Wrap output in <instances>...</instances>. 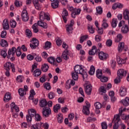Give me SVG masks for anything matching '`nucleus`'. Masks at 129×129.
Segmentation results:
<instances>
[{
	"label": "nucleus",
	"mask_w": 129,
	"mask_h": 129,
	"mask_svg": "<svg viewBox=\"0 0 129 129\" xmlns=\"http://www.w3.org/2000/svg\"><path fill=\"white\" fill-rule=\"evenodd\" d=\"M40 21H38L37 23H35L32 25V29L34 33H38L39 29L37 28L38 26L44 28V29H47L48 25L46 22H44V20H47V21H50V17H49V13H45L44 12H41L40 13Z\"/></svg>",
	"instance_id": "1"
},
{
	"label": "nucleus",
	"mask_w": 129,
	"mask_h": 129,
	"mask_svg": "<svg viewBox=\"0 0 129 129\" xmlns=\"http://www.w3.org/2000/svg\"><path fill=\"white\" fill-rule=\"evenodd\" d=\"M74 71L75 72H72V77L73 80L75 81L78 80V74L82 75L83 78L87 77V73L84 71V69H83V68H82L81 66L78 64L76 65L74 67Z\"/></svg>",
	"instance_id": "2"
},
{
	"label": "nucleus",
	"mask_w": 129,
	"mask_h": 129,
	"mask_svg": "<svg viewBox=\"0 0 129 129\" xmlns=\"http://www.w3.org/2000/svg\"><path fill=\"white\" fill-rule=\"evenodd\" d=\"M16 52L17 57H20V56L22 55V52H21V47L18 46L17 49L15 47H12V49H9L8 52V54L7 55V58L10 59L11 55L12 56H15Z\"/></svg>",
	"instance_id": "3"
},
{
	"label": "nucleus",
	"mask_w": 129,
	"mask_h": 129,
	"mask_svg": "<svg viewBox=\"0 0 129 129\" xmlns=\"http://www.w3.org/2000/svg\"><path fill=\"white\" fill-rule=\"evenodd\" d=\"M122 113V108L119 109V113L114 116V120L115 122L114 124L113 129H118V122L120 120V116Z\"/></svg>",
	"instance_id": "4"
},
{
	"label": "nucleus",
	"mask_w": 129,
	"mask_h": 129,
	"mask_svg": "<svg viewBox=\"0 0 129 129\" xmlns=\"http://www.w3.org/2000/svg\"><path fill=\"white\" fill-rule=\"evenodd\" d=\"M28 114L26 115V120L28 123H31L32 122V117L35 116L36 114V110L34 109L28 110Z\"/></svg>",
	"instance_id": "5"
},
{
	"label": "nucleus",
	"mask_w": 129,
	"mask_h": 129,
	"mask_svg": "<svg viewBox=\"0 0 129 129\" xmlns=\"http://www.w3.org/2000/svg\"><path fill=\"white\" fill-rule=\"evenodd\" d=\"M12 69V72H15L16 69H15V64L12 63L11 62H7L4 64V69L5 70H11Z\"/></svg>",
	"instance_id": "6"
},
{
	"label": "nucleus",
	"mask_w": 129,
	"mask_h": 129,
	"mask_svg": "<svg viewBox=\"0 0 129 129\" xmlns=\"http://www.w3.org/2000/svg\"><path fill=\"white\" fill-rule=\"evenodd\" d=\"M126 73L127 72L124 70L123 69H120L117 72V76L120 78H123L126 76Z\"/></svg>",
	"instance_id": "7"
},
{
	"label": "nucleus",
	"mask_w": 129,
	"mask_h": 129,
	"mask_svg": "<svg viewBox=\"0 0 129 129\" xmlns=\"http://www.w3.org/2000/svg\"><path fill=\"white\" fill-rule=\"evenodd\" d=\"M86 106H84L83 108V112L86 115H88L90 113L89 108H90V103L88 101H86Z\"/></svg>",
	"instance_id": "8"
},
{
	"label": "nucleus",
	"mask_w": 129,
	"mask_h": 129,
	"mask_svg": "<svg viewBox=\"0 0 129 129\" xmlns=\"http://www.w3.org/2000/svg\"><path fill=\"white\" fill-rule=\"evenodd\" d=\"M51 109L47 107V108H44L42 110V115L43 117H49L50 114H51Z\"/></svg>",
	"instance_id": "9"
},
{
	"label": "nucleus",
	"mask_w": 129,
	"mask_h": 129,
	"mask_svg": "<svg viewBox=\"0 0 129 129\" xmlns=\"http://www.w3.org/2000/svg\"><path fill=\"white\" fill-rule=\"evenodd\" d=\"M111 84L110 83L108 84V85L106 86H101L100 88V93H106V89L107 90H109V89H110L111 88Z\"/></svg>",
	"instance_id": "10"
},
{
	"label": "nucleus",
	"mask_w": 129,
	"mask_h": 129,
	"mask_svg": "<svg viewBox=\"0 0 129 129\" xmlns=\"http://www.w3.org/2000/svg\"><path fill=\"white\" fill-rule=\"evenodd\" d=\"M22 19L23 22H28L29 21V15L27 10H24L21 14Z\"/></svg>",
	"instance_id": "11"
},
{
	"label": "nucleus",
	"mask_w": 129,
	"mask_h": 129,
	"mask_svg": "<svg viewBox=\"0 0 129 129\" xmlns=\"http://www.w3.org/2000/svg\"><path fill=\"white\" fill-rule=\"evenodd\" d=\"M39 105L41 108H46L48 107V102L45 99H42L39 100Z\"/></svg>",
	"instance_id": "12"
},
{
	"label": "nucleus",
	"mask_w": 129,
	"mask_h": 129,
	"mask_svg": "<svg viewBox=\"0 0 129 129\" xmlns=\"http://www.w3.org/2000/svg\"><path fill=\"white\" fill-rule=\"evenodd\" d=\"M80 13H81L80 9L75 8L73 12L71 13V16L73 19H75L77 16L80 15Z\"/></svg>",
	"instance_id": "13"
},
{
	"label": "nucleus",
	"mask_w": 129,
	"mask_h": 129,
	"mask_svg": "<svg viewBox=\"0 0 129 129\" xmlns=\"http://www.w3.org/2000/svg\"><path fill=\"white\" fill-rule=\"evenodd\" d=\"M98 56L100 60H106L107 57H108V54L103 52V51H101L99 53Z\"/></svg>",
	"instance_id": "14"
},
{
	"label": "nucleus",
	"mask_w": 129,
	"mask_h": 129,
	"mask_svg": "<svg viewBox=\"0 0 129 129\" xmlns=\"http://www.w3.org/2000/svg\"><path fill=\"white\" fill-rule=\"evenodd\" d=\"M68 12L66 9H63L62 11V18L63 19L64 23H67V17H68Z\"/></svg>",
	"instance_id": "15"
},
{
	"label": "nucleus",
	"mask_w": 129,
	"mask_h": 129,
	"mask_svg": "<svg viewBox=\"0 0 129 129\" xmlns=\"http://www.w3.org/2000/svg\"><path fill=\"white\" fill-rule=\"evenodd\" d=\"M85 90L88 95H90V94H91V91L92 90V87H91V85H87L85 87Z\"/></svg>",
	"instance_id": "16"
},
{
	"label": "nucleus",
	"mask_w": 129,
	"mask_h": 129,
	"mask_svg": "<svg viewBox=\"0 0 129 129\" xmlns=\"http://www.w3.org/2000/svg\"><path fill=\"white\" fill-rule=\"evenodd\" d=\"M3 29L4 30H9L10 29V25H9V21L5 19L3 22Z\"/></svg>",
	"instance_id": "17"
},
{
	"label": "nucleus",
	"mask_w": 129,
	"mask_h": 129,
	"mask_svg": "<svg viewBox=\"0 0 129 129\" xmlns=\"http://www.w3.org/2000/svg\"><path fill=\"white\" fill-rule=\"evenodd\" d=\"M120 96H125L126 95V88L124 87H121L120 88Z\"/></svg>",
	"instance_id": "18"
},
{
	"label": "nucleus",
	"mask_w": 129,
	"mask_h": 129,
	"mask_svg": "<svg viewBox=\"0 0 129 129\" xmlns=\"http://www.w3.org/2000/svg\"><path fill=\"white\" fill-rule=\"evenodd\" d=\"M121 103L124 105V106H128L129 105V97H126L124 99L120 101Z\"/></svg>",
	"instance_id": "19"
},
{
	"label": "nucleus",
	"mask_w": 129,
	"mask_h": 129,
	"mask_svg": "<svg viewBox=\"0 0 129 129\" xmlns=\"http://www.w3.org/2000/svg\"><path fill=\"white\" fill-rule=\"evenodd\" d=\"M32 73L34 77H39L42 74V71L39 69L35 70Z\"/></svg>",
	"instance_id": "20"
},
{
	"label": "nucleus",
	"mask_w": 129,
	"mask_h": 129,
	"mask_svg": "<svg viewBox=\"0 0 129 129\" xmlns=\"http://www.w3.org/2000/svg\"><path fill=\"white\" fill-rule=\"evenodd\" d=\"M123 17L124 20H128L129 19V10L128 9H126L123 11Z\"/></svg>",
	"instance_id": "21"
},
{
	"label": "nucleus",
	"mask_w": 129,
	"mask_h": 129,
	"mask_svg": "<svg viewBox=\"0 0 129 129\" xmlns=\"http://www.w3.org/2000/svg\"><path fill=\"white\" fill-rule=\"evenodd\" d=\"M12 99V95H11V93L10 92L7 93L5 95V97L4 98V101H10Z\"/></svg>",
	"instance_id": "22"
},
{
	"label": "nucleus",
	"mask_w": 129,
	"mask_h": 129,
	"mask_svg": "<svg viewBox=\"0 0 129 129\" xmlns=\"http://www.w3.org/2000/svg\"><path fill=\"white\" fill-rule=\"evenodd\" d=\"M55 59L53 56H51L47 58V61L49 63L51 64L52 65H56Z\"/></svg>",
	"instance_id": "23"
},
{
	"label": "nucleus",
	"mask_w": 129,
	"mask_h": 129,
	"mask_svg": "<svg viewBox=\"0 0 129 129\" xmlns=\"http://www.w3.org/2000/svg\"><path fill=\"white\" fill-rule=\"evenodd\" d=\"M96 53V46H93L92 47V49L89 51V55H91V56H94Z\"/></svg>",
	"instance_id": "24"
},
{
	"label": "nucleus",
	"mask_w": 129,
	"mask_h": 129,
	"mask_svg": "<svg viewBox=\"0 0 129 129\" xmlns=\"http://www.w3.org/2000/svg\"><path fill=\"white\" fill-rule=\"evenodd\" d=\"M123 8V5L120 3H115L113 6V10H116V9H122Z\"/></svg>",
	"instance_id": "25"
},
{
	"label": "nucleus",
	"mask_w": 129,
	"mask_h": 129,
	"mask_svg": "<svg viewBox=\"0 0 129 129\" xmlns=\"http://www.w3.org/2000/svg\"><path fill=\"white\" fill-rule=\"evenodd\" d=\"M124 48V42H120L118 44V51L120 53V52H122V50Z\"/></svg>",
	"instance_id": "26"
},
{
	"label": "nucleus",
	"mask_w": 129,
	"mask_h": 129,
	"mask_svg": "<svg viewBox=\"0 0 129 129\" xmlns=\"http://www.w3.org/2000/svg\"><path fill=\"white\" fill-rule=\"evenodd\" d=\"M116 59L118 64H124L126 60V58L123 59L122 58H120V57L118 56H117Z\"/></svg>",
	"instance_id": "27"
},
{
	"label": "nucleus",
	"mask_w": 129,
	"mask_h": 129,
	"mask_svg": "<svg viewBox=\"0 0 129 129\" xmlns=\"http://www.w3.org/2000/svg\"><path fill=\"white\" fill-rule=\"evenodd\" d=\"M41 69L43 72H47L49 69V66L47 63H44L42 65Z\"/></svg>",
	"instance_id": "28"
},
{
	"label": "nucleus",
	"mask_w": 129,
	"mask_h": 129,
	"mask_svg": "<svg viewBox=\"0 0 129 129\" xmlns=\"http://www.w3.org/2000/svg\"><path fill=\"white\" fill-rule=\"evenodd\" d=\"M61 58H63L64 60H68V59H69V56H68V51L67 50L62 52Z\"/></svg>",
	"instance_id": "29"
},
{
	"label": "nucleus",
	"mask_w": 129,
	"mask_h": 129,
	"mask_svg": "<svg viewBox=\"0 0 129 129\" xmlns=\"http://www.w3.org/2000/svg\"><path fill=\"white\" fill-rule=\"evenodd\" d=\"M96 77L99 79L102 77V71L101 70L98 69L96 71Z\"/></svg>",
	"instance_id": "30"
},
{
	"label": "nucleus",
	"mask_w": 129,
	"mask_h": 129,
	"mask_svg": "<svg viewBox=\"0 0 129 129\" xmlns=\"http://www.w3.org/2000/svg\"><path fill=\"white\" fill-rule=\"evenodd\" d=\"M33 5L36 10H40V4H39V0H33Z\"/></svg>",
	"instance_id": "31"
},
{
	"label": "nucleus",
	"mask_w": 129,
	"mask_h": 129,
	"mask_svg": "<svg viewBox=\"0 0 129 129\" xmlns=\"http://www.w3.org/2000/svg\"><path fill=\"white\" fill-rule=\"evenodd\" d=\"M18 93L20 96L23 97L26 94L27 92H26L23 88H20L18 90Z\"/></svg>",
	"instance_id": "32"
},
{
	"label": "nucleus",
	"mask_w": 129,
	"mask_h": 129,
	"mask_svg": "<svg viewBox=\"0 0 129 129\" xmlns=\"http://www.w3.org/2000/svg\"><path fill=\"white\" fill-rule=\"evenodd\" d=\"M61 108V105L59 104H56L55 105L53 106V111L55 113L58 112V110Z\"/></svg>",
	"instance_id": "33"
},
{
	"label": "nucleus",
	"mask_w": 129,
	"mask_h": 129,
	"mask_svg": "<svg viewBox=\"0 0 129 129\" xmlns=\"http://www.w3.org/2000/svg\"><path fill=\"white\" fill-rule=\"evenodd\" d=\"M63 119L64 118H63V115H62L61 113L58 114L57 116L58 122L59 123H62V122H63Z\"/></svg>",
	"instance_id": "34"
},
{
	"label": "nucleus",
	"mask_w": 129,
	"mask_h": 129,
	"mask_svg": "<svg viewBox=\"0 0 129 129\" xmlns=\"http://www.w3.org/2000/svg\"><path fill=\"white\" fill-rule=\"evenodd\" d=\"M66 30L68 34H71L72 30H73V27L70 25H67L66 26Z\"/></svg>",
	"instance_id": "35"
},
{
	"label": "nucleus",
	"mask_w": 129,
	"mask_h": 129,
	"mask_svg": "<svg viewBox=\"0 0 129 129\" xmlns=\"http://www.w3.org/2000/svg\"><path fill=\"white\" fill-rule=\"evenodd\" d=\"M122 39V35L120 34H119L117 35L116 38H115V42L116 43H118V42H120Z\"/></svg>",
	"instance_id": "36"
},
{
	"label": "nucleus",
	"mask_w": 129,
	"mask_h": 129,
	"mask_svg": "<svg viewBox=\"0 0 129 129\" xmlns=\"http://www.w3.org/2000/svg\"><path fill=\"white\" fill-rule=\"evenodd\" d=\"M1 46L2 47H8V46H9V44H8V41L5 39H2L1 42Z\"/></svg>",
	"instance_id": "37"
},
{
	"label": "nucleus",
	"mask_w": 129,
	"mask_h": 129,
	"mask_svg": "<svg viewBox=\"0 0 129 129\" xmlns=\"http://www.w3.org/2000/svg\"><path fill=\"white\" fill-rule=\"evenodd\" d=\"M52 47V43L49 41H47L45 42V45H44V49H46V50H48V49H50Z\"/></svg>",
	"instance_id": "38"
},
{
	"label": "nucleus",
	"mask_w": 129,
	"mask_h": 129,
	"mask_svg": "<svg viewBox=\"0 0 129 129\" xmlns=\"http://www.w3.org/2000/svg\"><path fill=\"white\" fill-rule=\"evenodd\" d=\"M59 6V2L54 1V2L51 3V7L52 9H57Z\"/></svg>",
	"instance_id": "39"
},
{
	"label": "nucleus",
	"mask_w": 129,
	"mask_h": 129,
	"mask_svg": "<svg viewBox=\"0 0 129 129\" xmlns=\"http://www.w3.org/2000/svg\"><path fill=\"white\" fill-rule=\"evenodd\" d=\"M95 72V68L94 66H91L90 67V71L89 72V74L90 75H93Z\"/></svg>",
	"instance_id": "40"
},
{
	"label": "nucleus",
	"mask_w": 129,
	"mask_h": 129,
	"mask_svg": "<svg viewBox=\"0 0 129 129\" xmlns=\"http://www.w3.org/2000/svg\"><path fill=\"white\" fill-rule=\"evenodd\" d=\"M7 49L2 50L0 52V54L3 58H6L8 55V53H7Z\"/></svg>",
	"instance_id": "41"
},
{
	"label": "nucleus",
	"mask_w": 129,
	"mask_h": 129,
	"mask_svg": "<svg viewBox=\"0 0 129 129\" xmlns=\"http://www.w3.org/2000/svg\"><path fill=\"white\" fill-rule=\"evenodd\" d=\"M88 38V35H83L81 37L80 39V42L81 43V44H82V43H83V42H84V41Z\"/></svg>",
	"instance_id": "42"
},
{
	"label": "nucleus",
	"mask_w": 129,
	"mask_h": 129,
	"mask_svg": "<svg viewBox=\"0 0 129 129\" xmlns=\"http://www.w3.org/2000/svg\"><path fill=\"white\" fill-rule=\"evenodd\" d=\"M35 116V119L36 121H40V120L42 119V117H41V115L39 114H36V111H35V114L34 115Z\"/></svg>",
	"instance_id": "43"
},
{
	"label": "nucleus",
	"mask_w": 129,
	"mask_h": 129,
	"mask_svg": "<svg viewBox=\"0 0 129 129\" xmlns=\"http://www.w3.org/2000/svg\"><path fill=\"white\" fill-rule=\"evenodd\" d=\"M32 43L35 45V46H39V40L36 39L35 38H33L32 40L31 41Z\"/></svg>",
	"instance_id": "44"
},
{
	"label": "nucleus",
	"mask_w": 129,
	"mask_h": 129,
	"mask_svg": "<svg viewBox=\"0 0 129 129\" xmlns=\"http://www.w3.org/2000/svg\"><path fill=\"white\" fill-rule=\"evenodd\" d=\"M10 26L11 28H16L17 26V22L15 20H10Z\"/></svg>",
	"instance_id": "45"
},
{
	"label": "nucleus",
	"mask_w": 129,
	"mask_h": 129,
	"mask_svg": "<svg viewBox=\"0 0 129 129\" xmlns=\"http://www.w3.org/2000/svg\"><path fill=\"white\" fill-rule=\"evenodd\" d=\"M102 27L104 28V29H106L107 27H108V24L106 23V20L104 19L102 22Z\"/></svg>",
	"instance_id": "46"
},
{
	"label": "nucleus",
	"mask_w": 129,
	"mask_h": 129,
	"mask_svg": "<svg viewBox=\"0 0 129 129\" xmlns=\"http://www.w3.org/2000/svg\"><path fill=\"white\" fill-rule=\"evenodd\" d=\"M94 106L96 107V109H100L102 105L99 102H97L94 104Z\"/></svg>",
	"instance_id": "47"
},
{
	"label": "nucleus",
	"mask_w": 129,
	"mask_h": 129,
	"mask_svg": "<svg viewBox=\"0 0 129 129\" xmlns=\"http://www.w3.org/2000/svg\"><path fill=\"white\" fill-rule=\"evenodd\" d=\"M41 126L40 124L36 123L32 125L31 126V129H39V127Z\"/></svg>",
	"instance_id": "48"
},
{
	"label": "nucleus",
	"mask_w": 129,
	"mask_h": 129,
	"mask_svg": "<svg viewBox=\"0 0 129 129\" xmlns=\"http://www.w3.org/2000/svg\"><path fill=\"white\" fill-rule=\"evenodd\" d=\"M26 35L27 37L28 38H30L32 37V31L30 30L29 29H26Z\"/></svg>",
	"instance_id": "49"
},
{
	"label": "nucleus",
	"mask_w": 129,
	"mask_h": 129,
	"mask_svg": "<svg viewBox=\"0 0 129 129\" xmlns=\"http://www.w3.org/2000/svg\"><path fill=\"white\" fill-rule=\"evenodd\" d=\"M121 79H122L121 78L117 76L114 80L115 84H118V83H120Z\"/></svg>",
	"instance_id": "50"
},
{
	"label": "nucleus",
	"mask_w": 129,
	"mask_h": 129,
	"mask_svg": "<svg viewBox=\"0 0 129 129\" xmlns=\"http://www.w3.org/2000/svg\"><path fill=\"white\" fill-rule=\"evenodd\" d=\"M44 87L46 90H50L51 89V86L49 83H45L44 85Z\"/></svg>",
	"instance_id": "51"
},
{
	"label": "nucleus",
	"mask_w": 129,
	"mask_h": 129,
	"mask_svg": "<svg viewBox=\"0 0 129 129\" xmlns=\"http://www.w3.org/2000/svg\"><path fill=\"white\" fill-rule=\"evenodd\" d=\"M48 97L49 98V99H53L54 97H55V93L53 92H50L48 94Z\"/></svg>",
	"instance_id": "52"
},
{
	"label": "nucleus",
	"mask_w": 129,
	"mask_h": 129,
	"mask_svg": "<svg viewBox=\"0 0 129 129\" xmlns=\"http://www.w3.org/2000/svg\"><path fill=\"white\" fill-rule=\"evenodd\" d=\"M31 95H30L29 98V99H33L34 98V95H36V93L35 92V90H30Z\"/></svg>",
	"instance_id": "53"
},
{
	"label": "nucleus",
	"mask_w": 129,
	"mask_h": 129,
	"mask_svg": "<svg viewBox=\"0 0 129 129\" xmlns=\"http://www.w3.org/2000/svg\"><path fill=\"white\" fill-rule=\"evenodd\" d=\"M96 11H97V13L99 14V15H101V14H102V12H103L102 8H101V6H99L97 7Z\"/></svg>",
	"instance_id": "54"
},
{
	"label": "nucleus",
	"mask_w": 129,
	"mask_h": 129,
	"mask_svg": "<svg viewBox=\"0 0 129 129\" xmlns=\"http://www.w3.org/2000/svg\"><path fill=\"white\" fill-rule=\"evenodd\" d=\"M88 29L90 34H94V28H93V26H88Z\"/></svg>",
	"instance_id": "55"
},
{
	"label": "nucleus",
	"mask_w": 129,
	"mask_h": 129,
	"mask_svg": "<svg viewBox=\"0 0 129 129\" xmlns=\"http://www.w3.org/2000/svg\"><path fill=\"white\" fill-rule=\"evenodd\" d=\"M106 45L107 46V47H111V45H112V40L108 39L106 41Z\"/></svg>",
	"instance_id": "56"
},
{
	"label": "nucleus",
	"mask_w": 129,
	"mask_h": 129,
	"mask_svg": "<svg viewBox=\"0 0 129 129\" xmlns=\"http://www.w3.org/2000/svg\"><path fill=\"white\" fill-rule=\"evenodd\" d=\"M102 71L103 73H107V74H109V75H110L111 74L110 70L108 68L103 69Z\"/></svg>",
	"instance_id": "57"
},
{
	"label": "nucleus",
	"mask_w": 129,
	"mask_h": 129,
	"mask_svg": "<svg viewBox=\"0 0 129 129\" xmlns=\"http://www.w3.org/2000/svg\"><path fill=\"white\" fill-rule=\"evenodd\" d=\"M102 129H107V123L103 122L101 124Z\"/></svg>",
	"instance_id": "58"
},
{
	"label": "nucleus",
	"mask_w": 129,
	"mask_h": 129,
	"mask_svg": "<svg viewBox=\"0 0 129 129\" xmlns=\"http://www.w3.org/2000/svg\"><path fill=\"white\" fill-rule=\"evenodd\" d=\"M83 10L84 12H86V13H91V10H90V9H89V8H87V6H86V5L84 6Z\"/></svg>",
	"instance_id": "59"
},
{
	"label": "nucleus",
	"mask_w": 129,
	"mask_h": 129,
	"mask_svg": "<svg viewBox=\"0 0 129 129\" xmlns=\"http://www.w3.org/2000/svg\"><path fill=\"white\" fill-rule=\"evenodd\" d=\"M39 81H40L41 83H44V82L46 81V75H43L42 77L40 78Z\"/></svg>",
	"instance_id": "60"
},
{
	"label": "nucleus",
	"mask_w": 129,
	"mask_h": 129,
	"mask_svg": "<svg viewBox=\"0 0 129 129\" xmlns=\"http://www.w3.org/2000/svg\"><path fill=\"white\" fill-rule=\"evenodd\" d=\"M100 79L101 82H107L108 81V78L106 77L103 76Z\"/></svg>",
	"instance_id": "61"
},
{
	"label": "nucleus",
	"mask_w": 129,
	"mask_h": 129,
	"mask_svg": "<svg viewBox=\"0 0 129 129\" xmlns=\"http://www.w3.org/2000/svg\"><path fill=\"white\" fill-rule=\"evenodd\" d=\"M15 5L17 8H19V7L22 6V2H19L18 1H16L15 2Z\"/></svg>",
	"instance_id": "62"
},
{
	"label": "nucleus",
	"mask_w": 129,
	"mask_h": 129,
	"mask_svg": "<svg viewBox=\"0 0 129 129\" xmlns=\"http://www.w3.org/2000/svg\"><path fill=\"white\" fill-rule=\"evenodd\" d=\"M109 96L111 98L112 102H113V91H111L109 93Z\"/></svg>",
	"instance_id": "63"
},
{
	"label": "nucleus",
	"mask_w": 129,
	"mask_h": 129,
	"mask_svg": "<svg viewBox=\"0 0 129 129\" xmlns=\"http://www.w3.org/2000/svg\"><path fill=\"white\" fill-rule=\"evenodd\" d=\"M7 36V31L6 30L3 31L1 33V38H5Z\"/></svg>",
	"instance_id": "64"
}]
</instances>
